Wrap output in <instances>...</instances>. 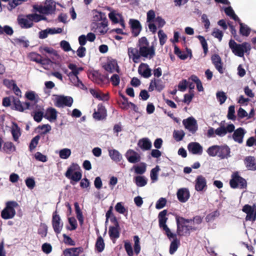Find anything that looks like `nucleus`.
I'll return each mask as SVG.
<instances>
[{"mask_svg":"<svg viewBox=\"0 0 256 256\" xmlns=\"http://www.w3.org/2000/svg\"><path fill=\"white\" fill-rule=\"evenodd\" d=\"M128 54L134 63H138L140 56L149 58L150 59L155 56V48L154 46H146L139 48V50L132 47L128 48Z\"/></svg>","mask_w":256,"mask_h":256,"instance_id":"nucleus-1","label":"nucleus"},{"mask_svg":"<svg viewBox=\"0 0 256 256\" xmlns=\"http://www.w3.org/2000/svg\"><path fill=\"white\" fill-rule=\"evenodd\" d=\"M206 152L210 156H218L220 159L228 158L230 156V149L226 144L212 146L207 149Z\"/></svg>","mask_w":256,"mask_h":256,"instance_id":"nucleus-2","label":"nucleus"},{"mask_svg":"<svg viewBox=\"0 0 256 256\" xmlns=\"http://www.w3.org/2000/svg\"><path fill=\"white\" fill-rule=\"evenodd\" d=\"M228 45L234 55L239 57H244V53L248 54L251 50L250 44L246 42L238 44L231 39L229 41Z\"/></svg>","mask_w":256,"mask_h":256,"instance_id":"nucleus-3","label":"nucleus"},{"mask_svg":"<svg viewBox=\"0 0 256 256\" xmlns=\"http://www.w3.org/2000/svg\"><path fill=\"white\" fill-rule=\"evenodd\" d=\"M18 206L16 201H8L6 203V206L1 212V217L4 220L12 218L16 215L15 208Z\"/></svg>","mask_w":256,"mask_h":256,"instance_id":"nucleus-4","label":"nucleus"},{"mask_svg":"<svg viewBox=\"0 0 256 256\" xmlns=\"http://www.w3.org/2000/svg\"><path fill=\"white\" fill-rule=\"evenodd\" d=\"M77 166H78V164L73 163L68 168L65 173V176L70 180V184L72 185H74L76 182L80 180L82 177L81 172H74Z\"/></svg>","mask_w":256,"mask_h":256,"instance_id":"nucleus-5","label":"nucleus"},{"mask_svg":"<svg viewBox=\"0 0 256 256\" xmlns=\"http://www.w3.org/2000/svg\"><path fill=\"white\" fill-rule=\"evenodd\" d=\"M176 235L180 236H190V231H196L198 228L196 226H193L187 225L184 222H180L178 220L176 221Z\"/></svg>","mask_w":256,"mask_h":256,"instance_id":"nucleus-6","label":"nucleus"},{"mask_svg":"<svg viewBox=\"0 0 256 256\" xmlns=\"http://www.w3.org/2000/svg\"><path fill=\"white\" fill-rule=\"evenodd\" d=\"M230 184L232 188H236L238 187L244 188L246 186V182L244 178L239 175L238 172H236L232 174Z\"/></svg>","mask_w":256,"mask_h":256,"instance_id":"nucleus-7","label":"nucleus"},{"mask_svg":"<svg viewBox=\"0 0 256 256\" xmlns=\"http://www.w3.org/2000/svg\"><path fill=\"white\" fill-rule=\"evenodd\" d=\"M168 213L166 210H164L160 212L158 215V225L159 227L164 232V234L166 236L172 235L170 234V230L166 225V222L168 218L166 216Z\"/></svg>","mask_w":256,"mask_h":256,"instance_id":"nucleus-8","label":"nucleus"},{"mask_svg":"<svg viewBox=\"0 0 256 256\" xmlns=\"http://www.w3.org/2000/svg\"><path fill=\"white\" fill-rule=\"evenodd\" d=\"M17 21L21 28H30L32 26V14L26 16L19 15L18 16Z\"/></svg>","mask_w":256,"mask_h":256,"instance_id":"nucleus-9","label":"nucleus"},{"mask_svg":"<svg viewBox=\"0 0 256 256\" xmlns=\"http://www.w3.org/2000/svg\"><path fill=\"white\" fill-rule=\"evenodd\" d=\"M92 116L96 120H102L106 119L107 116V110L105 106L102 104H98L97 110H94Z\"/></svg>","mask_w":256,"mask_h":256,"instance_id":"nucleus-10","label":"nucleus"},{"mask_svg":"<svg viewBox=\"0 0 256 256\" xmlns=\"http://www.w3.org/2000/svg\"><path fill=\"white\" fill-rule=\"evenodd\" d=\"M185 128L192 134H194L198 130L196 120L193 117H189L182 120Z\"/></svg>","mask_w":256,"mask_h":256,"instance_id":"nucleus-11","label":"nucleus"},{"mask_svg":"<svg viewBox=\"0 0 256 256\" xmlns=\"http://www.w3.org/2000/svg\"><path fill=\"white\" fill-rule=\"evenodd\" d=\"M12 108L20 112H24L25 110L28 109L30 106V102H22L18 98L14 97H12Z\"/></svg>","mask_w":256,"mask_h":256,"instance_id":"nucleus-12","label":"nucleus"},{"mask_svg":"<svg viewBox=\"0 0 256 256\" xmlns=\"http://www.w3.org/2000/svg\"><path fill=\"white\" fill-rule=\"evenodd\" d=\"M60 218L56 210L52 214V225L54 232L56 234H59L62 228L63 224L60 223Z\"/></svg>","mask_w":256,"mask_h":256,"instance_id":"nucleus-13","label":"nucleus"},{"mask_svg":"<svg viewBox=\"0 0 256 256\" xmlns=\"http://www.w3.org/2000/svg\"><path fill=\"white\" fill-rule=\"evenodd\" d=\"M172 235L166 236L168 238L171 240L173 239L170 244L169 252L170 254H173L178 250V246H180V240L178 238L176 234L172 233L170 232Z\"/></svg>","mask_w":256,"mask_h":256,"instance_id":"nucleus-14","label":"nucleus"},{"mask_svg":"<svg viewBox=\"0 0 256 256\" xmlns=\"http://www.w3.org/2000/svg\"><path fill=\"white\" fill-rule=\"evenodd\" d=\"M234 126L231 124H228L226 127L222 125V122L220 124V126L215 130V134L219 136H224L228 132H232L234 131Z\"/></svg>","mask_w":256,"mask_h":256,"instance_id":"nucleus-15","label":"nucleus"},{"mask_svg":"<svg viewBox=\"0 0 256 256\" xmlns=\"http://www.w3.org/2000/svg\"><path fill=\"white\" fill-rule=\"evenodd\" d=\"M129 24L132 36L134 37L138 36L142 30L140 22L137 20L130 19Z\"/></svg>","mask_w":256,"mask_h":256,"instance_id":"nucleus-16","label":"nucleus"},{"mask_svg":"<svg viewBox=\"0 0 256 256\" xmlns=\"http://www.w3.org/2000/svg\"><path fill=\"white\" fill-rule=\"evenodd\" d=\"M73 102V99L70 96H60L56 99L55 105L58 107H62L64 106H70Z\"/></svg>","mask_w":256,"mask_h":256,"instance_id":"nucleus-17","label":"nucleus"},{"mask_svg":"<svg viewBox=\"0 0 256 256\" xmlns=\"http://www.w3.org/2000/svg\"><path fill=\"white\" fill-rule=\"evenodd\" d=\"M242 210L246 214V220L254 222L256 220V212H254V209L249 204L244 205Z\"/></svg>","mask_w":256,"mask_h":256,"instance_id":"nucleus-18","label":"nucleus"},{"mask_svg":"<svg viewBox=\"0 0 256 256\" xmlns=\"http://www.w3.org/2000/svg\"><path fill=\"white\" fill-rule=\"evenodd\" d=\"M188 149L189 152L193 154L200 155L203 152L202 146L197 142H191L188 144Z\"/></svg>","mask_w":256,"mask_h":256,"instance_id":"nucleus-19","label":"nucleus"},{"mask_svg":"<svg viewBox=\"0 0 256 256\" xmlns=\"http://www.w3.org/2000/svg\"><path fill=\"white\" fill-rule=\"evenodd\" d=\"M128 160L132 164H136L140 162L141 157L140 154L132 150H129L126 154Z\"/></svg>","mask_w":256,"mask_h":256,"instance_id":"nucleus-20","label":"nucleus"},{"mask_svg":"<svg viewBox=\"0 0 256 256\" xmlns=\"http://www.w3.org/2000/svg\"><path fill=\"white\" fill-rule=\"evenodd\" d=\"M178 200L181 202H186L190 198V194L188 188H181L176 193Z\"/></svg>","mask_w":256,"mask_h":256,"instance_id":"nucleus-21","label":"nucleus"},{"mask_svg":"<svg viewBox=\"0 0 256 256\" xmlns=\"http://www.w3.org/2000/svg\"><path fill=\"white\" fill-rule=\"evenodd\" d=\"M211 60L212 64L214 66L218 72L221 74H223L222 62L220 56L218 54H213L211 57Z\"/></svg>","mask_w":256,"mask_h":256,"instance_id":"nucleus-22","label":"nucleus"},{"mask_svg":"<svg viewBox=\"0 0 256 256\" xmlns=\"http://www.w3.org/2000/svg\"><path fill=\"white\" fill-rule=\"evenodd\" d=\"M138 72L144 78H148L152 76L151 70L146 64L142 63L138 68Z\"/></svg>","mask_w":256,"mask_h":256,"instance_id":"nucleus-23","label":"nucleus"},{"mask_svg":"<svg viewBox=\"0 0 256 256\" xmlns=\"http://www.w3.org/2000/svg\"><path fill=\"white\" fill-rule=\"evenodd\" d=\"M195 182V189L198 192L202 191L206 187V179L202 175L198 176Z\"/></svg>","mask_w":256,"mask_h":256,"instance_id":"nucleus-24","label":"nucleus"},{"mask_svg":"<svg viewBox=\"0 0 256 256\" xmlns=\"http://www.w3.org/2000/svg\"><path fill=\"white\" fill-rule=\"evenodd\" d=\"M58 112L52 107L48 108L44 114V118L50 122H54L57 118Z\"/></svg>","mask_w":256,"mask_h":256,"instance_id":"nucleus-25","label":"nucleus"},{"mask_svg":"<svg viewBox=\"0 0 256 256\" xmlns=\"http://www.w3.org/2000/svg\"><path fill=\"white\" fill-rule=\"evenodd\" d=\"M83 252L84 248L81 246L78 248H66L63 252V254L64 256H78Z\"/></svg>","mask_w":256,"mask_h":256,"instance_id":"nucleus-26","label":"nucleus"},{"mask_svg":"<svg viewBox=\"0 0 256 256\" xmlns=\"http://www.w3.org/2000/svg\"><path fill=\"white\" fill-rule=\"evenodd\" d=\"M244 164L248 170H256V160L254 156H248L244 160Z\"/></svg>","mask_w":256,"mask_h":256,"instance_id":"nucleus-27","label":"nucleus"},{"mask_svg":"<svg viewBox=\"0 0 256 256\" xmlns=\"http://www.w3.org/2000/svg\"><path fill=\"white\" fill-rule=\"evenodd\" d=\"M244 134V130L242 128H238L236 130H234L232 135L234 140L239 144L242 143Z\"/></svg>","mask_w":256,"mask_h":256,"instance_id":"nucleus-28","label":"nucleus"},{"mask_svg":"<svg viewBox=\"0 0 256 256\" xmlns=\"http://www.w3.org/2000/svg\"><path fill=\"white\" fill-rule=\"evenodd\" d=\"M138 146L143 150H149L152 147V143L150 140L146 138L140 140L138 144Z\"/></svg>","mask_w":256,"mask_h":256,"instance_id":"nucleus-29","label":"nucleus"},{"mask_svg":"<svg viewBox=\"0 0 256 256\" xmlns=\"http://www.w3.org/2000/svg\"><path fill=\"white\" fill-rule=\"evenodd\" d=\"M120 227L116 226H110L109 227L108 234L110 238L112 239H116L120 237Z\"/></svg>","mask_w":256,"mask_h":256,"instance_id":"nucleus-30","label":"nucleus"},{"mask_svg":"<svg viewBox=\"0 0 256 256\" xmlns=\"http://www.w3.org/2000/svg\"><path fill=\"white\" fill-rule=\"evenodd\" d=\"M119 96L122 98L121 100L118 101V104L120 108L124 110H128V98L121 92H119Z\"/></svg>","mask_w":256,"mask_h":256,"instance_id":"nucleus-31","label":"nucleus"},{"mask_svg":"<svg viewBox=\"0 0 256 256\" xmlns=\"http://www.w3.org/2000/svg\"><path fill=\"white\" fill-rule=\"evenodd\" d=\"M108 22L106 18L104 19L100 22L98 23L97 25V28L100 34H104L107 32V27L108 25Z\"/></svg>","mask_w":256,"mask_h":256,"instance_id":"nucleus-32","label":"nucleus"},{"mask_svg":"<svg viewBox=\"0 0 256 256\" xmlns=\"http://www.w3.org/2000/svg\"><path fill=\"white\" fill-rule=\"evenodd\" d=\"M93 12V20L96 22L102 21L104 19H106V16L104 12H99L97 10H94Z\"/></svg>","mask_w":256,"mask_h":256,"instance_id":"nucleus-33","label":"nucleus"},{"mask_svg":"<svg viewBox=\"0 0 256 256\" xmlns=\"http://www.w3.org/2000/svg\"><path fill=\"white\" fill-rule=\"evenodd\" d=\"M51 130V126L50 124H43L38 126L35 129V132L40 134H46Z\"/></svg>","mask_w":256,"mask_h":256,"instance_id":"nucleus-34","label":"nucleus"},{"mask_svg":"<svg viewBox=\"0 0 256 256\" xmlns=\"http://www.w3.org/2000/svg\"><path fill=\"white\" fill-rule=\"evenodd\" d=\"M116 66H117V62L116 60H110L103 66V68L108 72L112 73L114 72Z\"/></svg>","mask_w":256,"mask_h":256,"instance_id":"nucleus-35","label":"nucleus"},{"mask_svg":"<svg viewBox=\"0 0 256 256\" xmlns=\"http://www.w3.org/2000/svg\"><path fill=\"white\" fill-rule=\"evenodd\" d=\"M96 250L99 252H102L105 247V244L102 236H98L96 243Z\"/></svg>","mask_w":256,"mask_h":256,"instance_id":"nucleus-36","label":"nucleus"},{"mask_svg":"<svg viewBox=\"0 0 256 256\" xmlns=\"http://www.w3.org/2000/svg\"><path fill=\"white\" fill-rule=\"evenodd\" d=\"M240 33L242 36H248L250 32V28L242 22H240Z\"/></svg>","mask_w":256,"mask_h":256,"instance_id":"nucleus-37","label":"nucleus"},{"mask_svg":"<svg viewBox=\"0 0 256 256\" xmlns=\"http://www.w3.org/2000/svg\"><path fill=\"white\" fill-rule=\"evenodd\" d=\"M11 132L14 141H17L20 135V128L18 124L14 123L12 128Z\"/></svg>","mask_w":256,"mask_h":256,"instance_id":"nucleus-38","label":"nucleus"},{"mask_svg":"<svg viewBox=\"0 0 256 256\" xmlns=\"http://www.w3.org/2000/svg\"><path fill=\"white\" fill-rule=\"evenodd\" d=\"M45 10L48 14H52L56 10L55 2L53 0H46V2Z\"/></svg>","mask_w":256,"mask_h":256,"instance_id":"nucleus-39","label":"nucleus"},{"mask_svg":"<svg viewBox=\"0 0 256 256\" xmlns=\"http://www.w3.org/2000/svg\"><path fill=\"white\" fill-rule=\"evenodd\" d=\"M134 182L138 187H142L147 184V179L144 176H136L134 178Z\"/></svg>","mask_w":256,"mask_h":256,"instance_id":"nucleus-40","label":"nucleus"},{"mask_svg":"<svg viewBox=\"0 0 256 256\" xmlns=\"http://www.w3.org/2000/svg\"><path fill=\"white\" fill-rule=\"evenodd\" d=\"M109 155L110 158L115 162H120L122 158L121 154L116 150H110Z\"/></svg>","mask_w":256,"mask_h":256,"instance_id":"nucleus-41","label":"nucleus"},{"mask_svg":"<svg viewBox=\"0 0 256 256\" xmlns=\"http://www.w3.org/2000/svg\"><path fill=\"white\" fill-rule=\"evenodd\" d=\"M152 80L155 86V89L158 92H161L165 88L164 82L162 80L154 78Z\"/></svg>","mask_w":256,"mask_h":256,"instance_id":"nucleus-42","label":"nucleus"},{"mask_svg":"<svg viewBox=\"0 0 256 256\" xmlns=\"http://www.w3.org/2000/svg\"><path fill=\"white\" fill-rule=\"evenodd\" d=\"M146 164L142 162L140 166H134L133 168L136 174H142L146 172Z\"/></svg>","mask_w":256,"mask_h":256,"instance_id":"nucleus-43","label":"nucleus"},{"mask_svg":"<svg viewBox=\"0 0 256 256\" xmlns=\"http://www.w3.org/2000/svg\"><path fill=\"white\" fill-rule=\"evenodd\" d=\"M14 40L16 44L22 46L24 48H28L29 46V41L26 40L25 38L22 36L20 38H16Z\"/></svg>","mask_w":256,"mask_h":256,"instance_id":"nucleus-44","label":"nucleus"},{"mask_svg":"<svg viewBox=\"0 0 256 256\" xmlns=\"http://www.w3.org/2000/svg\"><path fill=\"white\" fill-rule=\"evenodd\" d=\"M190 79L195 82L196 84V88L198 90L199 92L203 91L204 88L200 80L198 78V77L196 75H192L190 77Z\"/></svg>","mask_w":256,"mask_h":256,"instance_id":"nucleus-45","label":"nucleus"},{"mask_svg":"<svg viewBox=\"0 0 256 256\" xmlns=\"http://www.w3.org/2000/svg\"><path fill=\"white\" fill-rule=\"evenodd\" d=\"M197 38L200 42V44L204 50V56H206L208 52V46L207 42L205 38L202 36H198Z\"/></svg>","mask_w":256,"mask_h":256,"instance_id":"nucleus-46","label":"nucleus"},{"mask_svg":"<svg viewBox=\"0 0 256 256\" xmlns=\"http://www.w3.org/2000/svg\"><path fill=\"white\" fill-rule=\"evenodd\" d=\"M38 232L42 238L46 237L48 232L47 226L44 224H41L38 229Z\"/></svg>","mask_w":256,"mask_h":256,"instance_id":"nucleus-47","label":"nucleus"},{"mask_svg":"<svg viewBox=\"0 0 256 256\" xmlns=\"http://www.w3.org/2000/svg\"><path fill=\"white\" fill-rule=\"evenodd\" d=\"M184 136L185 133L182 130H174L173 133V136L177 142L182 140Z\"/></svg>","mask_w":256,"mask_h":256,"instance_id":"nucleus-48","label":"nucleus"},{"mask_svg":"<svg viewBox=\"0 0 256 256\" xmlns=\"http://www.w3.org/2000/svg\"><path fill=\"white\" fill-rule=\"evenodd\" d=\"M160 170V167L158 166H156L154 168H152L150 173V176L152 180L154 182L156 181L158 179V172Z\"/></svg>","mask_w":256,"mask_h":256,"instance_id":"nucleus-49","label":"nucleus"},{"mask_svg":"<svg viewBox=\"0 0 256 256\" xmlns=\"http://www.w3.org/2000/svg\"><path fill=\"white\" fill-rule=\"evenodd\" d=\"M158 36L160 40V44L162 46L166 42L167 36L162 30H160L158 32Z\"/></svg>","mask_w":256,"mask_h":256,"instance_id":"nucleus-50","label":"nucleus"},{"mask_svg":"<svg viewBox=\"0 0 256 256\" xmlns=\"http://www.w3.org/2000/svg\"><path fill=\"white\" fill-rule=\"evenodd\" d=\"M60 157L62 159L68 158L71 154V150L68 148H64L60 151Z\"/></svg>","mask_w":256,"mask_h":256,"instance_id":"nucleus-51","label":"nucleus"},{"mask_svg":"<svg viewBox=\"0 0 256 256\" xmlns=\"http://www.w3.org/2000/svg\"><path fill=\"white\" fill-rule=\"evenodd\" d=\"M216 98L220 104H224L227 98V96L224 92H218L216 93Z\"/></svg>","mask_w":256,"mask_h":256,"instance_id":"nucleus-52","label":"nucleus"},{"mask_svg":"<svg viewBox=\"0 0 256 256\" xmlns=\"http://www.w3.org/2000/svg\"><path fill=\"white\" fill-rule=\"evenodd\" d=\"M150 43L146 36L140 38L138 42L137 46L139 48L142 46H149Z\"/></svg>","mask_w":256,"mask_h":256,"instance_id":"nucleus-53","label":"nucleus"},{"mask_svg":"<svg viewBox=\"0 0 256 256\" xmlns=\"http://www.w3.org/2000/svg\"><path fill=\"white\" fill-rule=\"evenodd\" d=\"M156 14L154 10H150L146 14V22H153L155 21Z\"/></svg>","mask_w":256,"mask_h":256,"instance_id":"nucleus-54","label":"nucleus"},{"mask_svg":"<svg viewBox=\"0 0 256 256\" xmlns=\"http://www.w3.org/2000/svg\"><path fill=\"white\" fill-rule=\"evenodd\" d=\"M220 215V213L218 210L214 211L208 214L206 217V220L207 222H211L214 220L216 217Z\"/></svg>","mask_w":256,"mask_h":256,"instance_id":"nucleus-55","label":"nucleus"},{"mask_svg":"<svg viewBox=\"0 0 256 256\" xmlns=\"http://www.w3.org/2000/svg\"><path fill=\"white\" fill-rule=\"evenodd\" d=\"M234 106L232 105L230 106L228 108V114L227 115V118H228V119L231 120H235L236 117L234 115Z\"/></svg>","mask_w":256,"mask_h":256,"instance_id":"nucleus-56","label":"nucleus"},{"mask_svg":"<svg viewBox=\"0 0 256 256\" xmlns=\"http://www.w3.org/2000/svg\"><path fill=\"white\" fill-rule=\"evenodd\" d=\"M124 247L128 256H132L134 254L131 244L129 242H125Z\"/></svg>","mask_w":256,"mask_h":256,"instance_id":"nucleus-57","label":"nucleus"},{"mask_svg":"<svg viewBox=\"0 0 256 256\" xmlns=\"http://www.w3.org/2000/svg\"><path fill=\"white\" fill-rule=\"evenodd\" d=\"M166 200L164 198H160L156 202V208L160 210L166 204Z\"/></svg>","mask_w":256,"mask_h":256,"instance_id":"nucleus-58","label":"nucleus"},{"mask_svg":"<svg viewBox=\"0 0 256 256\" xmlns=\"http://www.w3.org/2000/svg\"><path fill=\"white\" fill-rule=\"evenodd\" d=\"M40 52L42 54L46 53L50 54H55L56 53V51L53 48L47 46L40 47Z\"/></svg>","mask_w":256,"mask_h":256,"instance_id":"nucleus-59","label":"nucleus"},{"mask_svg":"<svg viewBox=\"0 0 256 256\" xmlns=\"http://www.w3.org/2000/svg\"><path fill=\"white\" fill-rule=\"evenodd\" d=\"M212 35L214 38H217L220 42L223 37V32L218 29L215 28L212 32Z\"/></svg>","mask_w":256,"mask_h":256,"instance_id":"nucleus-60","label":"nucleus"},{"mask_svg":"<svg viewBox=\"0 0 256 256\" xmlns=\"http://www.w3.org/2000/svg\"><path fill=\"white\" fill-rule=\"evenodd\" d=\"M34 157L37 160L42 162H46L48 160L46 156L40 152H36L34 154Z\"/></svg>","mask_w":256,"mask_h":256,"instance_id":"nucleus-61","label":"nucleus"},{"mask_svg":"<svg viewBox=\"0 0 256 256\" xmlns=\"http://www.w3.org/2000/svg\"><path fill=\"white\" fill-rule=\"evenodd\" d=\"M110 81L114 86H118L120 82L119 76L117 74H113L110 78Z\"/></svg>","mask_w":256,"mask_h":256,"instance_id":"nucleus-62","label":"nucleus"},{"mask_svg":"<svg viewBox=\"0 0 256 256\" xmlns=\"http://www.w3.org/2000/svg\"><path fill=\"white\" fill-rule=\"evenodd\" d=\"M42 250L46 254H48L52 251V246L48 243H44L42 246Z\"/></svg>","mask_w":256,"mask_h":256,"instance_id":"nucleus-63","label":"nucleus"},{"mask_svg":"<svg viewBox=\"0 0 256 256\" xmlns=\"http://www.w3.org/2000/svg\"><path fill=\"white\" fill-rule=\"evenodd\" d=\"M14 148V146L12 142H5L3 147L4 150L7 153L12 152Z\"/></svg>","mask_w":256,"mask_h":256,"instance_id":"nucleus-64","label":"nucleus"}]
</instances>
